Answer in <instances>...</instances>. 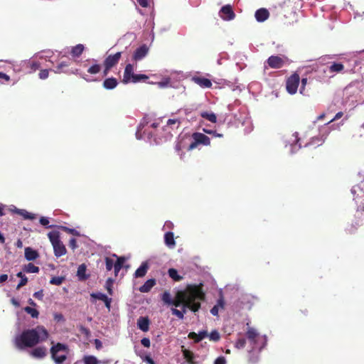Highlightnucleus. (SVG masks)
<instances>
[{
  "label": "nucleus",
  "instance_id": "603ef678",
  "mask_svg": "<svg viewBox=\"0 0 364 364\" xmlns=\"http://www.w3.org/2000/svg\"><path fill=\"white\" fill-rule=\"evenodd\" d=\"M171 313L173 315L176 316L180 319H183L184 318L183 312L181 311L180 310H178L176 308L171 309Z\"/></svg>",
  "mask_w": 364,
  "mask_h": 364
},
{
  "label": "nucleus",
  "instance_id": "49530a36",
  "mask_svg": "<svg viewBox=\"0 0 364 364\" xmlns=\"http://www.w3.org/2000/svg\"><path fill=\"white\" fill-rule=\"evenodd\" d=\"M114 280L112 278H108L105 283V288L109 293V295H112V287H113Z\"/></svg>",
  "mask_w": 364,
  "mask_h": 364
},
{
  "label": "nucleus",
  "instance_id": "bb28decb",
  "mask_svg": "<svg viewBox=\"0 0 364 364\" xmlns=\"http://www.w3.org/2000/svg\"><path fill=\"white\" fill-rule=\"evenodd\" d=\"M164 242L165 244L169 247H173L176 245V242L174 240V235L172 232H167L164 235Z\"/></svg>",
  "mask_w": 364,
  "mask_h": 364
},
{
  "label": "nucleus",
  "instance_id": "4be33fe9",
  "mask_svg": "<svg viewBox=\"0 0 364 364\" xmlns=\"http://www.w3.org/2000/svg\"><path fill=\"white\" fill-rule=\"evenodd\" d=\"M118 85V81L115 77L106 78L103 82V87L106 90H112Z\"/></svg>",
  "mask_w": 364,
  "mask_h": 364
},
{
  "label": "nucleus",
  "instance_id": "20e7f679",
  "mask_svg": "<svg viewBox=\"0 0 364 364\" xmlns=\"http://www.w3.org/2000/svg\"><path fill=\"white\" fill-rule=\"evenodd\" d=\"M351 193L353 196V200L357 205V211H364V187L361 185L353 186Z\"/></svg>",
  "mask_w": 364,
  "mask_h": 364
},
{
  "label": "nucleus",
  "instance_id": "423d86ee",
  "mask_svg": "<svg viewBox=\"0 0 364 364\" xmlns=\"http://www.w3.org/2000/svg\"><path fill=\"white\" fill-rule=\"evenodd\" d=\"M68 347L66 345L58 343L56 345L52 346L50 348V353L53 359L57 364L63 363L66 360V355H57V353L67 350Z\"/></svg>",
  "mask_w": 364,
  "mask_h": 364
},
{
  "label": "nucleus",
  "instance_id": "2eb2a0df",
  "mask_svg": "<svg viewBox=\"0 0 364 364\" xmlns=\"http://www.w3.org/2000/svg\"><path fill=\"white\" fill-rule=\"evenodd\" d=\"M150 321L147 316H140L137 320V326L143 332L149 330Z\"/></svg>",
  "mask_w": 364,
  "mask_h": 364
},
{
  "label": "nucleus",
  "instance_id": "cd10ccee",
  "mask_svg": "<svg viewBox=\"0 0 364 364\" xmlns=\"http://www.w3.org/2000/svg\"><path fill=\"white\" fill-rule=\"evenodd\" d=\"M85 50V47L82 44H77L71 48L70 55L73 58L80 57Z\"/></svg>",
  "mask_w": 364,
  "mask_h": 364
},
{
  "label": "nucleus",
  "instance_id": "5701e85b",
  "mask_svg": "<svg viewBox=\"0 0 364 364\" xmlns=\"http://www.w3.org/2000/svg\"><path fill=\"white\" fill-rule=\"evenodd\" d=\"M113 257L117 258V261L114 262V274L115 276H117V274L123 267V264L125 262L126 259L124 257H118L115 254L113 255Z\"/></svg>",
  "mask_w": 364,
  "mask_h": 364
},
{
  "label": "nucleus",
  "instance_id": "ea45409f",
  "mask_svg": "<svg viewBox=\"0 0 364 364\" xmlns=\"http://www.w3.org/2000/svg\"><path fill=\"white\" fill-rule=\"evenodd\" d=\"M101 68L102 67L100 64L95 63L87 69V73L91 75H96L100 72Z\"/></svg>",
  "mask_w": 364,
  "mask_h": 364
},
{
  "label": "nucleus",
  "instance_id": "b1692460",
  "mask_svg": "<svg viewBox=\"0 0 364 364\" xmlns=\"http://www.w3.org/2000/svg\"><path fill=\"white\" fill-rule=\"evenodd\" d=\"M156 284L154 279H148L142 286L139 287V291L142 293H147L150 291L152 287Z\"/></svg>",
  "mask_w": 364,
  "mask_h": 364
},
{
  "label": "nucleus",
  "instance_id": "c756f323",
  "mask_svg": "<svg viewBox=\"0 0 364 364\" xmlns=\"http://www.w3.org/2000/svg\"><path fill=\"white\" fill-rule=\"evenodd\" d=\"M149 269V266L146 262H143L141 266L135 271V277H142L145 276Z\"/></svg>",
  "mask_w": 364,
  "mask_h": 364
},
{
  "label": "nucleus",
  "instance_id": "774afa93",
  "mask_svg": "<svg viewBox=\"0 0 364 364\" xmlns=\"http://www.w3.org/2000/svg\"><path fill=\"white\" fill-rule=\"evenodd\" d=\"M0 79H2L4 80H5L6 82H9L10 80V77L8 75H6V73L0 72Z\"/></svg>",
  "mask_w": 364,
  "mask_h": 364
},
{
  "label": "nucleus",
  "instance_id": "a18cd8bd",
  "mask_svg": "<svg viewBox=\"0 0 364 364\" xmlns=\"http://www.w3.org/2000/svg\"><path fill=\"white\" fill-rule=\"evenodd\" d=\"M105 261L107 271H110L112 268L114 269V262L112 258L106 257Z\"/></svg>",
  "mask_w": 364,
  "mask_h": 364
},
{
  "label": "nucleus",
  "instance_id": "4d7b16f0",
  "mask_svg": "<svg viewBox=\"0 0 364 364\" xmlns=\"http://www.w3.org/2000/svg\"><path fill=\"white\" fill-rule=\"evenodd\" d=\"M69 247L70 248H72L73 250H75V248H77V240L75 239V238H71L70 240H69V244H68Z\"/></svg>",
  "mask_w": 364,
  "mask_h": 364
},
{
  "label": "nucleus",
  "instance_id": "a211bd4d",
  "mask_svg": "<svg viewBox=\"0 0 364 364\" xmlns=\"http://www.w3.org/2000/svg\"><path fill=\"white\" fill-rule=\"evenodd\" d=\"M208 336V333L207 331H199L198 333H196L195 332H191L188 333V338L190 339H193L195 343H199L201 341L203 338L207 337Z\"/></svg>",
  "mask_w": 364,
  "mask_h": 364
},
{
  "label": "nucleus",
  "instance_id": "052dcab7",
  "mask_svg": "<svg viewBox=\"0 0 364 364\" xmlns=\"http://www.w3.org/2000/svg\"><path fill=\"white\" fill-rule=\"evenodd\" d=\"M301 88H300V93L304 94L305 86L307 83V78H302L301 80Z\"/></svg>",
  "mask_w": 364,
  "mask_h": 364
},
{
  "label": "nucleus",
  "instance_id": "bf43d9fd",
  "mask_svg": "<svg viewBox=\"0 0 364 364\" xmlns=\"http://www.w3.org/2000/svg\"><path fill=\"white\" fill-rule=\"evenodd\" d=\"M214 364H226V360L223 356H220L214 362Z\"/></svg>",
  "mask_w": 364,
  "mask_h": 364
},
{
  "label": "nucleus",
  "instance_id": "69168bd1",
  "mask_svg": "<svg viewBox=\"0 0 364 364\" xmlns=\"http://www.w3.org/2000/svg\"><path fill=\"white\" fill-rule=\"evenodd\" d=\"M218 311H219V308H218V305H215L211 309H210V313L213 315V316H218Z\"/></svg>",
  "mask_w": 364,
  "mask_h": 364
},
{
  "label": "nucleus",
  "instance_id": "9b49d317",
  "mask_svg": "<svg viewBox=\"0 0 364 364\" xmlns=\"http://www.w3.org/2000/svg\"><path fill=\"white\" fill-rule=\"evenodd\" d=\"M134 74V65L130 63L127 64L124 68L123 78H122V82L124 84L130 83Z\"/></svg>",
  "mask_w": 364,
  "mask_h": 364
},
{
  "label": "nucleus",
  "instance_id": "338daca9",
  "mask_svg": "<svg viewBox=\"0 0 364 364\" xmlns=\"http://www.w3.org/2000/svg\"><path fill=\"white\" fill-rule=\"evenodd\" d=\"M104 70H103V76H107L109 72V70L112 68L105 64L103 63Z\"/></svg>",
  "mask_w": 364,
  "mask_h": 364
},
{
  "label": "nucleus",
  "instance_id": "4468645a",
  "mask_svg": "<svg viewBox=\"0 0 364 364\" xmlns=\"http://www.w3.org/2000/svg\"><path fill=\"white\" fill-rule=\"evenodd\" d=\"M149 49L146 45H142L136 48L133 54V59L136 61L140 60L144 58L148 53Z\"/></svg>",
  "mask_w": 364,
  "mask_h": 364
},
{
  "label": "nucleus",
  "instance_id": "a19ab883",
  "mask_svg": "<svg viewBox=\"0 0 364 364\" xmlns=\"http://www.w3.org/2000/svg\"><path fill=\"white\" fill-rule=\"evenodd\" d=\"M83 361L85 364H98L99 361L97 358L93 355H85L83 358Z\"/></svg>",
  "mask_w": 364,
  "mask_h": 364
},
{
  "label": "nucleus",
  "instance_id": "e2e57ef3",
  "mask_svg": "<svg viewBox=\"0 0 364 364\" xmlns=\"http://www.w3.org/2000/svg\"><path fill=\"white\" fill-rule=\"evenodd\" d=\"M39 222L40 223L43 225V226H48V224H49V220L46 217H41L40 220H39Z\"/></svg>",
  "mask_w": 364,
  "mask_h": 364
},
{
  "label": "nucleus",
  "instance_id": "4c0bfd02",
  "mask_svg": "<svg viewBox=\"0 0 364 364\" xmlns=\"http://www.w3.org/2000/svg\"><path fill=\"white\" fill-rule=\"evenodd\" d=\"M200 116L203 118H204V119H207V120H208V121H210V122H211L213 123H215L216 121H217V117L213 112L209 113V112H203L200 113Z\"/></svg>",
  "mask_w": 364,
  "mask_h": 364
},
{
  "label": "nucleus",
  "instance_id": "8fccbe9b",
  "mask_svg": "<svg viewBox=\"0 0 364 364\" xmlns=\"http://www.w3.org/2000/svg\"><path fill=\"white\" fill-rule=\"evenodd\" d=\"M29 68L31 72H35L39 69L41 65L38 62L32 61L28 63Z\"/></svg>",
  "mask_w": 364,
  "mask_h": 364
},
{
  "label": "nucleus",
  "instance_id": "c85d7f7f",
  "mask_svg": "<svg viewBox=\"0 0 364 364\" xmlns=\"http://www.w3.org/2000/svg\"><path fill=\"white\" fill-rule=\"evenodd\" d=\"M362 225L360 220H355L353 221L346 229V231L348 234H354L357 230L358 228Z\"/></svg>",
  "mask_w": 364,
  "mask_h": 364
},
{
  "label": "nucleus",
  "instance_id": "6e6552de",
  "mask_svg": "<svg viewBox=\"0 0 364 364\" xmlns=\"http://www.w3.org/2000/svg\"><path fill=\"white\" fill-rule=\"evenodd\" d=\"M287 58L279 55H271L268 58L266 63L268 66L273 69L282 68L286 63Z\"/></svg>",
  "mask_w": 364,
  "mask_h": 364
},
{
  "label": "nucleus",
  "instance_id": "5fc2aeb1",
  "mask_svg": "<svg viewBox=\"0 0 364 364\" xmlns=\"http://www.w3.org/2000/svg\"><path fill=\"white\" fill-rule=\"evenodd\" d=\"M28 282V278L26 277H23V278H21L19 283L18 284L16 287V289H20L22 287L25 286Z\"/></svg>",
  "mask_w": 364,
  "mask_h": 364
},
{
  "label": "nucleus",
  "instance_id": "dca6fc26",
  "mask_svg": "<svg viewBox=\"0 0 364 364\" xmlns=\"http://www.w3.org/2000/svg\"><path fill=\"white\" fill-rule=\"evenodd\" d=\"M54 255L56 257H60L63 255H65L67 253V250L65 246L63 243L60 241L56 244L53 245Z\"/></svg>",
  "mask_w": 364,
  "mask_h": 364
},
{
  "label": "nucleus",
  "instance_id": "c03bdc74",
  "mask_svg": "<svg viewBox=\"0 0 364 364\" xmlns=\"http://www.w3.org/2000/svg\"><path fill=\"white\" fill-rule=\"evenodd\" d=\"M208 336L210 341L214 342L218 341L220 338V335L217 330L212 331Z\"/></svg>",
  "mask_w": 364,
  "mask_h": 364
},
{
  "label": "nucleus",
  "instance_id": "72a5a7b5",
  "mask_svg": "<svg viewBox=\"0 0 364 364\" xmlns=\"http://www.w3.org/2000/svg\"><path fill=\"white\" fill-rule=\"evenodd\" d=\"M23 270L26 273H38L40 269L33 263H28L23 266Z\"/></svg>",
  "mask_w": 364,
  "mask_h": 364
},
{
  "label": "nucleus",
  "instance_id": "f704fd0d",
  "mask_svg": "<svg viewBox=\"0 0 364 364\" xmlns=\"http://www.w3.org/2000/svg\"><path fill=\"white\" fill-rule=\"evenodd\" d=\"M86 266L85 264H80L77 268V275L80 280H85L87 279V276L85 274Z\"/></svg>",
  "mask_w": 364,
  "mask_h": 364
},
{
  "label": "nucleus",
  "instance_id": "09e8293b",
  "mask_svg": "<svg viewBox=\"0 0 364 364\" xmlns=\"http://www.w3.org/2000/svg\"><path fill=\"white\" fill-rule=\"evenodd\" d=\"M78 329L80 331V332L85 335L86 337H89L90 336V331L89 328L85 327L84 326L82 325H80L78 326Z\"/></svg>",
  "mask_w": 364,
  "mask_h": 364
},
{
  "label": "nucleus",
  "instance_id": "0e129e2a",
  "mask_svg": "<svg viewBox=\"0 0 364 364\" xmlns=\"http://www.w3.org/2000/svg\"><path fill=\"white\" fill-rule=\"evenodd\" d=\"M33 296L36 298V299H38L39 300H41L43 299V290H41V291H36L33 294Z\"/></svg>",
  "mask_w": 364,
  "mask_h": 364
},
{
  "label": "nucleus",
  "instance_id": "e433bc0d",
  "mask_svg": "<svg viewBox=\"0 0 364 364\" xmlns=\"http://www.w3.org/2000/svg\"><path fill=\"white\" fill-rule=\"evenodd\" d=\"M149 79V76L144 74H134L131 82L137 83L139 82H146Z\"/></svg>",
  "mask_w": 364,
  "mask_h": 364
},
{
  "label": "nucleus",
  "instance_id": "f03ea898",
  "mask_svg": "<svg viewBox=\"0 0 364 364\" xmlns=\"http://www.w3.org/2000/svg\"><path fill=\"white\" fill-rule=\"evenodd\" d=\"M185 296L182 299L181 306L183 315L188 309L193 313L200 309V302L205 299V294L203 291L201 285L188 284L184 289Z\"/></svg>",
  "mask_w": 364,
  "mask_h": 364
},
{
  "label": "nucleus",
  "instance_id": "c9c22d12",
  "mask_svg": "<svg viewBox=\"0 0 364 364\" xmlns=\"http://www.w3.org/2000/svg\"><path fill=\"white\" fill-rule=\"evenodd\" d=\"M330 73H340L344 69V65L341 63H333L328 67Z\"/></svg>",
  "mask_w": 364,
  "mask_h": 364
},
{
  "label": "nucleus",
  "instance_id": "680f3d73",
  "mask_svg": "<svg viewBox=\"0 0 364 364\" xmlns=\"http://www.w3.org/2000/svg\"><path fill=\"white\" fill-rule=\"evenodd\" d=\"M54 319L57 321H64L65 318L62 314L56 313L54 314Z\"/></svg>",
  "mask_w": 364,
  "mask_h": 364
},
{
  "label": "nucleus",
  "instance_id": "de8ad7c7",
  "mask_svg": "<svg viewBox=\"0 0 364 364\" xmlns=\"http://www.w3.org/2000/svg\"><path fill=\"white\" fill-rule=\"evenodd\" d=\"M64 281V277H53L50 280V284L54 285H60Z\"/></svg>",
  "mask_w": 364,
  "mask_h": 364
},
{
  "label": "nucleus",
  "instance_id": "0eeeda50",
  "mask_svg": "<svg viewBox=\"0 0 364 364\" xmlns=\"http://www.w3.org/2000/svg\"><path fill=\"white\" fill-rule=\"evenodd\" d=\"M300 82L299 75L296 73H293L289 77L286 82V88L287 92L294 95L296 92Z\"/></svg>",
  "mask_w": 364,
  "mask_h": 364
},
{
  "label": "nucleus",
  "instance_id": "79ce46f5",
  "mask_svg": "<svg viewBox=\"0 0 364 364\" xmlns=\"http://www.w3.org/2000/svg\"><path fill=\"white\" fill-rule=\"evenodd\" d=\"M58 228L62 230L63 231L68 232V233L72 234L73 235H75V236L80 235L79 232L77 230H76L75 229L70 228H68L66 226H63V225L58 226Z\"/></svg>",
  "mask_w": 364,
  "mask_h": 364
},
{
  "label": "nucleus",
  "instance_id": "37998d69",
  "mask_svg": "<svg viewBox=\"0 0 364 364\" xmlns=\"http://www.w3.org/2000/svg\"><path fill=\"white\" fill-rule=\"evenodd\" d=\"M24 311L31 315L32 318H38L39 312L34 308L26 306L24 308Z\"/></svg>",
  "mask_w": 364,
  "mask_h": 364
},
{
  "label": "nucleus",
  "instance_id": "6e6d98bb",
  "mask_svg": "<svg viewBox=\"0 0 364 364\" xmlns=\"http://www.w3.org/2000/svg\"><path fill=\"white\" fill-rule=\"evenodd\" d=\"M141 343L142 346H144L146 348H149L151 346L150 340L148 338H143L141 340Z\"/></svg>",
  "mask_w": 364,
  "mask_h": 364
},
{
  "label": "nucleus",
  "instance_id": "7c9ffc66",
  "mask_svg": "<svg viewBox=\"0 0 364 364\" xmlns=\"http://www.w3.org/2000/svg\"><path fill=\"white\" fill-rule=\"evenodd\" d=\"M183 355L188 364H196L194 361L195 356L192 351L185 349L183 350Z\"/></svg>",
  "mask_w": 364,
  "mask_h": 364
},
{
  "label": "nucleus",
  "instance_id": "393cba45",
  "mask_svg": "<svg viewBox=\"0 0 364 364\" xmlns=\"http://www.w3.org/2000/svg\"><path fill=\"white\" fill-rule=\"evenodd\" d=\"M14 212L22 216L23 219L33 220L36 218L35 214L29 213L24 209H18L16 208Z\"/></svg>",
  "mask_w": 364,
  "mask_h": 364
},
{
  "label": "nucleus",
  "instance_id": "aec40b11",
  "mask_svg": "<svg viewBox=\"0 0 364 364\" xmlns=\"http://www.w3.org/2000/svg\"><path fill=\"white\" fill-rule=\"evenodd\" d=\"M193 80L199 86L203 88H209L212 86L211 81L203 77H193Z\"/></svg>",
  "mask_w": 364,
  "mask_h": 364
},
{
  "label": "nucleus",
  "instance_id": "ddd939ff",
  "mask_svg": "<svg viewBox=\"0 0 364 364\" xmlns=\"http://www.w3.org/2000/svg\"><path fill=\"white\" fill-rule=\"evenodd\" d=\"M122 56V52H117L114 55H109L104 60V64L113 68L115 66Z\"/></svg>",
  "mask_w": 364,
  "mask_h": 364
},
{
  "label": "nucleus",
  "instance_id": "2f4dec72",
  "mask_svg": "<svg viewBox=\"0 0 364 364\" xmlns=\"http://www.w3.org/2000/svg\"><path fill=\"white\" fill-rule=\"evenodd\" d=\"M246 336L250 341L255 343L256 342V338L257 337L258 333L255 328H248Z\"/></svg>",
  "mask_w": 364,
  "mask_h": 364
},
{
  "label": "nucleus",
  "instance_id": "39448f33",
  "mask_svg": "<svg viewBox=\"0 0 364 364\" xmlns=\"http://www.w3.org/2000/svg\"><path fill=\"white\" fill-rule=\"evenodd\" d=\"M185 294H186L184 293V290L178 291L174 299H171V294L168 291H164L162 294L161 299L166 304L179 307L181 306L182 299L184 298Z\"/></svg>",
  "mask_w": 364,
  "mask_h": 364
},
{
  "label": "nucleus",
  "instance_id": "58836bf2",
  "mask_svg": "<svg viewBox=\"0 0 364 364\" xmlns=\"http://www.w3.org/2000/svg\"><path fill=\"white\" fill-rule=\"evenodd\" d=\"M168 273L169 277L176 282H179L183 279V277L178 274V271L176 269H169Z\"/></svg>",
  "mask_w": 364,
  "mask_h": 364
},
{
  "label": "nucleus",
  "instance_id": "7ed1b4c3",
  "mask_svg": "<svg viewBox=\"0 0 364 364\" xmlns=\"http://www.w3.org/2000/svg\"><path fill=\"white\" fill-rule=\"evenodd\" d=\"M192 141L187 147L188 151H192L196 149L199 145L209 146L210 144V138L200 132H194L191 135Z\"/></svg>",
  "mask_w": 364,
  "mask_h": 364
},
{
  "label": "nucleus",
  "instance_id": "f8f14e48",
  "mask_svg": "<svg viewBox=\"0 0 364 364\" xmlns=\"http://www.w3.org/2000/svg\"><path fill=\"white\" fill-rule=\"evenodd\" d=\"M69 64L67 62H61L53 70H50L51 71L54 72L56 74H60V73H73V74H77L78 70L76 69L75 71L69 72L67 68H68Z\"/></svg>",
  "mask_w": 364,
  "mask_h": 364
},
{
  "label": "nucleus",
  "instance_id": "6ab92c4d",
  "mask_svg": "<svg viewBox=\"0 0 364 364\" xmlns=\"http://www.w3.org/2000/svg\"><path fill=\"white\" fill-rule=\"evenodd\" d=\"M25 258L28 261H33L39 257V254L30 247H27L24 250Z\"/></svg>",
  "mask_w": 364,
  "mask_h": 364
},
{
  "label": "nucleus",
  "instance_id": "13d9d810",
  "mask_svg": "<svg viewBox=\"0 0 364 364\" xmlns=\"http://www.w3.org/2000/svg\"><path fill=\"white\" fill-rule=\"evenodd\" d=\"M183 148H184V146L183 145V141L181 140V141H177V143L176 144V146H175L176 151L179 153L182 150Z\"/></svg>",
  "mask_w": 364,
  "mask_h": 364
},
{
  "label": "nucleus",
  "instance_id": "3c124183",
  "mask_svg": "<svg viewBox=\"0 0 364 364\" xmlns=\"http://www.w3.org/2000/svg\"><path fill=\"white\" fill-rule=\"evenodd\" d=\"M50 70L48 69H43L41 70L38 74L39 78L41 80H46L48 77Z\"/></svg>",
  "mask_w": 364,
  "mask_h": 364
},
{
  "label": "nucleus",
  "instance_id": "f257e3e1",
  "mask_svg": "<svg viewBox=\"0 0 364 364\" xmlns=\"http://www.w3.org/2000/svg\"><path fill=\"white\" fill-rule=\"evenodd\" d=\"M48 338V332L43 326H37L34 328L24 330L15 338V345L18 349L32 348Z\"/></svg>",
  "mask_w": 364,
  "mask_h": 364
},
{
  "label": "nucleus",
  "instance_id": "9d476101",
  "mask_svg": "<svg viewBox=\"0 0 364 364\" xmlns=\"http://www.w3.org/2000/svg\"><path fill=\"white\" fill-rule=\"evenodd\" d=\"M219 15L224 21H231L235 17V14L230 4L223 6L219 11Z\"/></svg>",
  "mask_w": 364,
  "mask_h": 364
},
{
  "label": "nucleus",
  "instance_id": "a878e982",
  "mask_svg": "<svg viewBox=\"0 0 364 364\" xmlns=\"http://www.w3.org/2000/svg\"><path fill=\"white\" fill-rule=\"evenodd\" d=\"M46 351L45 347H37L32 350L31 355L35 358H43L46 355Z\"/></svg>",
  "mask_w": 364,
  "mask_h": 364
},
{
  "label": "nucleus",
  "instance_id": "1a4fd4ad",
  "mask_svg": "<svg viewBox=\"0 0 364 364\" xmlns=\"http://www.w3.org/2000/svg\"><path fill=\"white\" fill-rule=\"evenodd\" d=\"M181 122L178 119H170L167 121L166 124L164 127V131L167 133L168 136H173V132L178 130L180 127Z\"/></svg>",
  "mask_w": 364,
  "mask_h": 364
},
{
  "label": "nucleus",
  "instance_id": "473e14b6",
  "mask_svg": "<svg viewBox=\"0 0 364 364\" xmlns=\"http://www.w3.org/2000/svg\"><path fill=\"white\" fill-rule=\"evenodd\" d=\"M48 237L49 240L51 242L52 245H53L60 241V233L58 231L50 232L48 234Z\"/></svg>",
  "mask_w": 364,
  "mask_h": 364
},
{
  "label": "nucleus",
  "instance_id": "412c9836",
  "mask_svg": "<svg viewBox=\"0 0 364 364\" xmlns=\"http://www.w3.org/2000/svg\"><path fill=\"white\" fill-rule=\"evenodd\" d=\"M90 296L92 298L104 301L106 307L110 308L111 299L108 298L105 294L100 292L92 293Z\"/></svg>",
  "mask_w": 364,
  "mask_h": 364
},
{
  "label": "nucleus",
  "instance_id": "864d4df0",
  "mask_svg": "<svg viewBox=\"0 0 364 364\" xmlns=\"http://www.w3.org/2000/svg\"><path fill=\"white\" fill-rule=\"evenodd\" d=\"M246 340L245 338H239L235 343V346L237 348H242L245 346Z\"/></svg>",
  "mask_w": 364,
  "mask_h": 364
},
{
  "label": "nucleus",
  "instance_id": "f3484780",
  "mask_svg": "<svg viewBox=\"0 0 364 364\" xmlns=\"http://www.w3.org/2000/svg\"><path fill=\"white\" fill-rule=\"evenodd\" d=\"M255 16L257 21L263 22L269 18V13L267 9L262 8L256 11Z\"/></svg>",
  "mask_w": 364,
  "mask_h": 364
}]
</instances>
